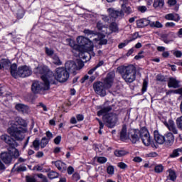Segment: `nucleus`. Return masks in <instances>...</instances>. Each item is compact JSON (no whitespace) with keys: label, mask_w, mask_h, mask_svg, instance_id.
Wrapping results in <instances>:
<instances>
[{"label":"nucleus","mask_w":182,"mask_h":182,"mask_svg":"<svg viewBox=\"0 0 182 182\" xmlns=\"http://www.w3.org/2000/svg\"><path fill=\"white\" fill-rule=\"evenodd\" d=\"M26 126L25 119L16 117L11 123V127L7 129V132L17 141H22L25 139V134L27 132L26 128L23 127H26Z\"/></svg>","instance_id":"1"},{"label":"nucleus","mask_w":182,"mask_h":182,"mask_svg":"<svg viewBox=\"0 0 182 182\" xmlns=\"http://www.w3.org/2000/svg\"><path fill=\"white\" fill-rule=\"evenodd\" d=\"M113 80H114V73H109L105 77L104 82L100 81L94 82L93 89L96 95L105 97L106 95V90L112 87Z\"/></svg>","instance_id":"2"},{"label":"nucleus","mask_w":182,"mask_h":182,"mask_svg":"<svg viewBox=\"0 0 182 182\" xmlns=\"http://www.w3.org/2000/svg\"><path fill=\"white\" fill-rule=\"evenodd\" d=\"M33 72L37 76L41 75L42 80L50 82L51 85H55V75H53V72L49 70L46 65H38L36 68H34Z\"/></svg>","instance_id":"3"},{"label":"nucleus","mask_w":182,"mask_h":182,"mask_svg":"<svg viewBox=\"0 0 182 182\" xmlns=\"http://www.w3.org/2000/svg\"><path fill=\"white\" fill-rule=\"evenodd\" d=\"M11 75L16 79L19 77H28L32 75V69L26 65L21 66L18 68V65L15 63L11 66Z\"/></svg>","instance_id":"4"},{"label":"nucleus","mask_w":182,"mask_h":182,"mask_svg":"<svg viewBox=\"0 0 182 182\" xmlns=\"http://www.w3.org/2000/svg\"><path fill=\"white\" fill-rule=\"evenodd\" d=\"M136 73L137 69L133 65L123 67L121 73L122 79H124L126 83H133L136 80Z\"/></svg>","instance_id":"5"},{"label":"nucleus","mask_w":182,"mask_h":182,"mask_svg":"<svg viewBox=\"0 0 182 182\" xmlns=\"http://www.w3.org/2000/svg\"><path fill=\"white\" fill-rule=\"evenodd\" d=\"M70 74L65 68L59 67L55 69V75L54 77L55 84H56V80L60 82V83H65L69 79Z\"/></svg>","instance_id":"6"},{"label":"nucleus","mask_w":182,"mask_h":182,"mask_svg":"<svg viewBox=\"0 0 182 182\" xmlns=\"http://www.w3.org/2000/svg\"><path fill=\"white\" fill-rule=\"evenodd\" d=\"M43 83L39 81H35L31 87V90L33 93H39L41 90H48L50 85V81L43 80Z\"/></svg>","instance_id":"7"},{"label":"nucleus","mask_w":182,"mask_h":182,"mask_svg":"<svg viewBox=\"0 0 182 182\" xmlns=\"http://www.w3.org/2000/svg\"><path fill=\"white\" fill-rule=\"evenodd\" d=\"M103 120L106 126H107L109 129H112V127H114L117 123V114L114 113L105 114L103 116Z\"/></svg>","instance_id":"8"},{"label":"nucleus","mask_w":182,"mask_h":182,"mask_svg":"<svg viewBox=\"0 0 182 182\" xmlns=\"http://www.w3.org/2000/svg\"><path fill=\"white\" fill-rule=\"evenodd\" d=\"M141 137V129L140 131L138 129H132L129 132V139L134 144H136V143H139V141H140Z\"/></svg>","instance_id":"9"},{"label":"nucleus","mask_w":182,"mask_h":182,"mask_svg":"<svg viewBox=\"0 0 182 182\" xmlns=\"http://www.w3.org/2000/svg\"><path fill=\"white\" fill-rule=\"evenodd\" d=\"M141 139L144 146H150L151 144V138H150V134L146 128L141 129Z\"/></svg>","instance_id":"10"},{"label":"nucleus","mask_w":182,"mask_h":182,"mask_svg":"<svg viewBox=\"0 0 182 182\" xmlns=\"http://www.w3.org/2000/svg\"><path fill=\"white\" fill-rule=\"evenodd\" d=\"M0 139L3 141H5V143L9 144L10 149H16V147H18V142L12 139L11 136H9V135L8 134L1 135L0 136Z\"/></svg>","instance_id":"11"},{"label":"nucleus","mask_w":182,"mask_h":182,"mask_svg":"<svg viewBox=\"0 0 182 182\" xmlns=\"http://www.w3.org/2000/svg\"><path fill=\"white\" fill-rule=\"evenodd\" d=\"M77 43L78 46H81L82 48H89L92 47V45H93V43H92L90 40L83 36H79L77 38Z\"/></svg>","instance_id":"12"},{"label":"nucleus","mask_w":182,"mask_h":182,"mask_svg":"<svg viewBox=\"0 0 182 182\" xmlns=\"http://www.w3.org/2000/svg\"><path fill=\"white\" fill-rule=\"evenodd\" d=\"M9 152H3L1 154V159L5 164H11L12 163V153L11 148L8 149Z\"/></svg>","instance_id":"13"},{"label":"nucleus","mask_w":182,"mask_h":182,"mask_svg":"<svg viewBox=\"0 0 182 182\" xmlns=\"http://www.w3.org/2000/svg\"><path fill=\"white\" fill-rule=\"evenodd\" d=\"M164 124L168 129L169 132L173 133V134H178V129L174 123V121L169 119L168 122H164Z\"/></svg>","instance_id":"14"},{"label":"nucleus","mask_w":182,"mask_h":182,"mask_svg":"<svg viewBox=\"0 0 182 182\" xmlns=\"http://www.w3.org/2000/svg\"><path fill=\"white\" fill-rule=\"evenodd\" d=\"M173 143H174V135L173 133L168 132L164 135V144L166 146H173Z\"/></svg>","instance_id":"15"},{"label":"nucleus","mask_w":182,"mask_h":182,"mask_svg":"<svg viewBox=\"0 0 182 182\" xmlns=\"http://www.w3.org/2000/svg\"><path fill=\"white\" fill-rule=\"evenodd\" d=\"M108 12L111 18L116 19L117 18H123L124 14L122 11H117L114 9H108Z\"/></svg>","instance_id":"16"},{"label":"nucleus","mask_w":182,"mask_h":182,"mask_svg":"<svg viewBox=\"0 0 182 182\" xmlns=\"http://www.w3.org/2000/svg\"><path fill=\"white\" fill-rule=\"evenodd\" d=\"M154 137L156 143L158 144H164V135L161 134L160 132L155 130L154 132Z\"/></svg>","instance_id":"17"},{"label":"nucleus","mask_w":182,"mask_h":182,"mask_svg":"<svg viewBox=\"0 0 182 182\" xmlns=\"http://www.w3.org/2000/svg\"><path fill=\"white\" fill-rule=\"evenodd\" d=\"M65 70H68L70 73H75V72H76V68H77V66L76 65V63H75V62L68 61L65 64Z\"/></svg>","instance_id":"18"},{"label":"nucleus","mask_w":182,"mask_h":182,"mask_svg":"<svg viewBox=\"0 0 182 182\" xmlns=\"http://www.w3.org/2000/svg\"><path fill=\"white\" fill-rule=\"evenodd\" d=\"M15 107L18 112L23 113V114H28V113H29V107L26 105L18 103L16 105Z\"/></svg>","instance_id":"19"},{"label":"nucleus","mask_w":182,"mask_h":182,"mask_svg":"<svg viewBox=\"0 0 182 182\" xmlns=\"http://www.w3.org/2000/svg\"><path fill=\"white\" fill-rule=\"evenodd\" d=\"M168 87H173L177 89L180 87V81L173 77H170L168 82Z\"/></svg>","instance_id":"20"},{"label":"nucleus","mask_w":182,"mask_h":182,"mask_svg":"<svg viewBox=\"0 0 182 182\" xmlns=\"http://www.w3.org/2000/svg\"><path fill=\"white\" fill-rule=\"evenodd\" d=\"M97 28L98 31L102 32V33H105L106 35H110V32H109V28L103 24L101 21H97Z\"/></svg>","instance_id":"21"},{"label":"nucleus","mask_w":182,"mask_h":182,"mask_svg":"<svg viewBox=\"0 0 182 182\" xmlns=\"http://www.w3.org/2000/svg\"><path fill=\"white\" fill-rule=\"evenodd\" d=\"M11 61L8 59H1L0 60V69H5L6 70H8V69H10L11 72Z\"/></svg>","instance_id":"22"},{"label":"nucleus","mask_w":182,"mask_h":182,"mask_svg":"<svg viewBox=\"0 0 182 182\" xmlns=\"http://www.w3.org/2000/svg\"><path fill=\"white\" fill-rule=\"evenodd\" d=\"M129 139V133L127 134V127L123 125L120 132V140L122 141H126Z\"/></svg>","instance_id":"23"},{"label":"nucleus","mask_w":182,"mask_h":182,"mask_svg":"<svg viewBox=\"0 0 182 182\" xmlns=\"http://www.w3.org/2000/svg\"><path fill=\"white\" fill-rule=\"evenodd\" d=\"M151 21L146 18H141L136 21V25L138 28H144L145 26H150Z\"/></svg>","instance_id":"24"},{"label":"nucleus","mask_w":182,"mask_h":182,"mask_svg":"<svg viewBox=\"0 0 182 182\" xmlns=\"http://www.w3.org/2000/svg\"><path fill=\"white\" fill-rule=\"evenodd\" d=\"M55 166L58 170H60V171H62V170H66V164L60 161H55Z\"/></svg>","instance_id":"25"},{"label":"nucleus","mask_w":182,"mask_h":182,"mask_svg":"<svg viewBox=\"0 0 182 182\" xmlns=\"http://www.w3.org/2000/svg\"><path fill=\"white\" fill-rule=\"evenodd\" d=\"M112 110V107L111 106H107L102 108L100 111L97 112V116H102L105 114V113H107L109 112H111Z\"/></svg>","instance_id":"26"},{"label":"nucleus","mask_w":182,"mask_h":182,"mask_svg":"<svg viewBox=\"0 0 182 182\" xmlns=\"http://www.w3.org/2000/svg\"><path fill=\"white\" fill-rule=\"evenodd\" d=\"M117 31H119L117 23H116L115 22L112 23L109 25V28H108V32H109V35L110 33H113V32H117Z\"/></svg>","instance_id":"27"},{"label":"nucleus","mask_w":182,"mask_h":182,"mask_svg":"<svg viewBox=\"0 0 182 182\" xmlns=\"http://www.w3.org/2000/svg\"><path fill=\"white\" fill-rule=\"evenodd\" d=\"M52 59L53 63H54V65H56L57 66H60V65H62L60 58H59V56H58L56 54L52 55Z\"/></svg>","instance_id":"28"},{"label":"nucleus","mask_w":182,"mask_h":182,"mask_svg":"<svg viewBox=\"0 0 182 182\" xmlns=\"http://www.w3.org/2000/svg\"><path fill=\"white\" fill-rule=\"evenodd\" d=\"M154 8H163L164 6V0H156L153 4Z\"/></svg>","instance_id":"29"},{"label":"nucleus","mask_w":182,"mask_h":182,"mask_svg":"<svg viewBox=\"0 0 182 182\" xmlns=\"http://www.w3.org/2000/svg\"><path fill=\"white\" fill-rule=\"evenodd\" d=\"M151 28H163V23H161L160 21H151L150 23Z\"/></svg>","instance_id":"30"},{"label":"nucleus","mask_w":182,"mask_h":182,"mask_svg":"<svg viewBox=\"0 0 182 182\" xmlns=\"http://www.w3.org/2000/svg\"><path fill=\"white\" fill-rule=\"evenodd\" d=\"M122 12H124L127 15H130L132 14V7L126 6L124 4H122Z\"/></svg>","instance_id":"31"},{"label":"nucleus","mask_w":182,"mask_h":182,"mask_svg":"<svg viewBox=\"0 0 182 182\" xmlns=\"http://www.w3.org/2000/svg\"><path fill=\"white\" fill-rule=\"evenodd\" d=\"M48 177L50 180H53V178H58L59 177V173L56 171H51L48 173Z\"/></svg>","instance_id":"32"},{"label":"nucleus","mask_w":182,"mask_h":182,"mask_svg":"<svg viewBox=\"0 0 182 182\" xmlns=\"http://www.w3.org/2000/svg\"><path fill=\"white\" fill-rule=\"evenodd\" d=\"M40 146H41V141L38 139H36L33 141V144L31 146V147H33L34 150H36V151L39 150Z\"/></svg>","instance_id":"33"},{"label":"nucleus","mask_w":182,"mask_h":182,"mask_svg":"<svg viewBox=\"0 0 182 182\" xmlns=\"http://www.w3.org/2000/svg\"><path fill=\"white\" fill-rule=\"evenodd\" d=\"M114 154L116 157H123V156H126V154H127V152L124 150H115Z\"/></svg>","instance_id":"34"},{"label":"nucleus","mask_w":182,"mask_h":182,"mask_svg":"<svg viewBox=\"0 0 182 182\" xmlns=\"http://www.w3.org/2000/svg\"><path fill=\"white\" fill-rule=\"evenodd\" d=\"M169 180H171V181H176V180H177V174H176V172L173 170H170L169 171Z\"/></svg>","instance_id":"35"},{"label":"nucleus","mask_w":182,"mask_h":182,"mask_svg":"<svg viewBox=\"0 0 182 182\" xmlns=\"http://www.w3.org/2000/svg\"><path fill=\"white\" fill-rule=\"evenodd\" d=\"M11 149V156H13V157H14V159H18V157H19V156H21V154H19V151L17 149L15 148H10Z\"/></svg>","instance_id":"36"},{"label":"nucleus","mask_w":182,"mask_h":182,"mask_svg":"<svg viewBox=\"0 0 182 182\" xmlns=\"http://www.w3.org/2000/svg\"><path fill=\"white\" fill-rule=\"evenodd\" d=\"M48 143H49V139H48L46 137H43L40 142L41 149L46 147V146H48Z\"/></svg>","instance_id":"37"},{"label":"nucleus","mask_w":182,"mask_h":182,"mask_svg":"<svg viewBox=\"0 0 182 182\" xmlns=\"http://www.w3.org/2000/svg\"><path fill=\"white\" fill-rule=\"evenodd\" d=\"M180 153H181V148H178L173 151L172 154L170 155V157H178V156H180Z\"/></svg>","instance_id":"38"},{"label":"nucleus","mask_w":182,"mask_h":182,"mask_svg":"<svg viewBox=\"0 0 182 182\" xmlns=\"http://www.w3.org/2000/svg\"><path fill=\"white\" fill-rule=\"evenodd\" d=\"M171 93H176L182 96V87L178 90H168V92H166V96H168V95H171Z\"/></svg>","instance_id":"39"},{"label":"nucleus","mask_w":182,"mask_h":182,"mask_svg":"<svg viewBox=\"0 0 182 182\" xmlns=\"http://www.w3.org/2000/svg\"><path fill=\"white\" fill-rule=\"evenodd\" d=\"M165 19H166L167 21H176V22H178V21H180V18L175 19L174 14H166L165 16Z\"/></svg>","instance_id":"40"},{"label":"nucleus","mask_w":182,"mask_h":182,"mask_svg":"<svg viewBox=\"0 0 182 182\" xmlns=\"http://www.w3.org/2000/svg\"><path fill=\"white\" fill-rule=\"evenodd\" d=\"M97 43L98 45H107V39L105 38V37H102V38H100L98 40H97Z\"/></svg>","instance_id":"41"},{"label":"nucleus","mask_w":182,"mask_h":182,"mask_svg":"<svg viewBox=\"0 0 182 182\" xmlns=\"http://www.w3.org/2000/svg\"><path fill=\"white\" fill-rule=\"evenodd\" d=\"M176 126L178 129H180L181 130H182V116L176 119Z\"/></svg>","instance_id":"42"},{"label":"nucleus","mask_w":182,"mask_h":182,"mask_svg":"<svg viewBox=\"0 0 182 182\" xmlns=\"http://www.w3.org/2000/svg\"><path fill=\"white\" fill-rule=\"evenodd\" d=\"M162 38V41L163 42H164V43H170V42H173V40H168L167 38H168V34H164L161 36Z\"/></svg>","instance_id":"43"},{"label":"nucleus","mask_w":182,"mask_h":182,"mask_svg":"<svg viewBox=\"0 0 182 182\" xmlns=\"http://www.w3.org/2000/svg\"><path fill=\"white\" fill-rule=\"evenodd\" d=\"M107 173L111 176H113V174H114V167L113 166H109L107 168Z\"/></svg>","instance_id":"44"},{"label":"nucleus","mask_w":182,"mask_h":182,"mask_svg":"<svg viewBox=\"0 0 182 182\" xmlns=\"http://www.w3.org/2000/svg\"><path fill=\"white\" fill-rule=\"evenodd\" d=\"M97 162L100 164H105L107 161V159L105 156H100L97 159Z\"/></svg>","instance_id":"45"},{"label":"nucleus","mask_w":182,"mask_h":182,"mask_svg":"<svg viewBox=\"0 0 182 182\" xmlns=\"http://www.w3.org/2000/svg\"><path fill=\"white\" fill-rule=\"evenodd\" d=\"M66 43L71 48H75L76 47V46L75 45V41L73 40H72V38H67L66 39Z\"/></svg>","instance_id":"46"},{"label":"nucleus","mask_w":182,"mask_h":182,"mask_svg":"<svg viewBox=\"0 0 182 182\" xmlns=\"http://www.w3.org/2000/svg\"><path fill=\"white\" fill-rule=\"evenodd\" d=\"M154 170L156 173H162L164 168L163 167V165H157L155 166Z\"/></svg>","instance_id":"47"},{"label":"nucleus","mask_w":182,"mask_h":182,"mask_svg":"<svg viewBox=\"0 0 182 182\" xmlns=\"http://www.w3.org/2000/svg\"><path fill=\"white\" fill-rule=\"evenodd\" d=\"M137 9L139 12H141V14H144L147 11V7L146 6H139L137 7Z\"/></svg>","instance_id":"48"},{"label":"nucleus","mask_w":182,"mask_h":182,"mask_svg":"<svg viewBox=\"0 0 182 182\" xmlns=\"http://www.w3.org/2000/svg\"><path fill=\"white\" fill-rule=\"evenodd\" d=\"M147 85H149V82L144 80L143 82V85H142V92L144 93V92L147 91Z\"/></svg>","instance_id":"49"},{"label":"nucleus","mask_w":182,"mask_h":182,"mask_svg":"<svg viewBox=\"0 0 182 182\" xmlns=\"http://www.w3.org/2000/svg\"><path fill=\"white\" fill-rule=\"evenodd\" d=\"M139 38V33H134V34L132 35V37L129 42H132V41H136Z\"/></svg>","instance_id":"50"},{"label":"nucleus","mask_w":182,"mask_h":182,"mask_svg":"<svg viewBox=\"0 0 182 182\" xmlns=\"http://www.w3.org/2000/svg\"><path fill=\"white\" fill-rule=\"evenodd\" d=\"M156 80H158V82H166V78L164 75L159 74L156 76Z\"/></svg>","instance_id":"51"},{"label":"nucleus","mask_w":182,"mask_h":182,"mask_svg":"<svg viewBox=\"0 0 182 182\" xmlns=\"http://www.w3.org/2000/svg\"><path fill=\"white\" fill-rule=\"evenodd\" d=\"M62 140V136L60 135L56 136L55 139H54V143L55 144H60V141Z\"/></svg>","instance_id":"52"},{"label":"nucleus","mask_w":182,"mask_h":182,"mask_svg":"<svg viewBox=\"0 0 182 182\" xmlns=\"http://www.w3.org/2000/svg\"><path fill=\"white\" fill-rule=\"evenodd\" d=\"M82 56L83 58V59H87L85 60V62H87V60H90V54L87 52L86 53H82ZM87 56H89V58H87Z\"/></svg>","instance_id":"53"},{"label":"nucleus","mask_w":182,"mask_h":182,"mask_svg":"<svg viewBox=\"0 0 182 182\" xmlns=\"http://www.w3.org/2000/svg\"><path fill=\"white\" fill-rule=\"evenodd\" d=\"M46 53H47L48 56H53V55H55L53 54L54 53L53 50L49 49V48L46 49Z\"/></svg>","instance_id":"54"},{"label":"nucleus","mask_w":182,"mask_h":182,"mask_svg":"<svg viewBox=\"0 0 182 182\" xmlns=\"http://www.w3.org/2000/svg\"><path fill=\"white\" fill-rule=\"evenodd\" d=\"M16 170L19 173L21 171H26L27 168L25 166H20L16 168Z\"/></svg>","instance_id":"55"},{"label":"nucleus","mask_w":182,"mask_h":182,"mask_svg":"<svg viewBox=\"0 0 182 182\" xmlns=\"http://www.w3.org/2000/svg\"><path fill=\"white\" fill-rule=\"evenodd\" d=\"M101 19L104 21V22H109V21H110V18H109V16H106V15H101Z\"/></svg>","instance_id":"56"},{"label":"nucleus","mask_w":182,"mask_h":182,"mask_svg":"<svg viewBox=\"0 0 182 182\" xmlns=\"http://www.w3.org/2000/svg\"><path fill=\"white\" fill-rule=\"evenodd\" d=\"M166 28H174L176 26V23L173 22H167L165 24Z\"/></svg>","instance_id":"57"},{"label":"nucleus","mask_w":182,"mask_h":182,"mask_svg":"<svg viewBox=\"0 0 182 182\" xmlns=\"http://www.w3.org/2000/svg\"><path fill=\"white\" fill-rule=\"evenodd\" d=\"M46 134L47 136V139L48 141L50 140L51 139H53V134L50 131L46 132Z\"/></svg>","instance_id":"58"},{"label":"nucleus","mask_w":182,"mask_h":182,"mask_svg":"<svg viewBox=\"0 0 182 182\" xmlns=\"http://www.w3.org/2000/svg\"><path fill=\"white\" fill-rule=\"evenodd\" d=\"M118 167H119V168H127V165L123 162H119L118 163Z\"/></svg>","instance_id":"59"},{"label":"nucleus","mask_w":182,"mask_h":182,"mask_svg":"<svg viewBox=\"0 0 182 182\" xmlns=\"http://www.w3.org/2000/svg\"><path fill=\"white\" fill-rule=\"evenodd\" d=\"M173 55H174V56H176V58H181L182 52L180 50H176V51L173 52Z\"/></svg>","instance_id":"60"},{"label":"nucleus","mask_w":182,"mask_h":182,"mask_svg":"<svg viewBox=\"0 0 182 182\" xmlns=\"http://www.w3.org/2000/svg\"><path fill=\"white\" fill-rule=\"evenodd\" d=\"M142 54H143V52H140L139 53H138L137 55L134 57V59H136V60H139V59H143L144 56H143Z\"/></svg>","instance_id":"61"},{"label":"nucleus","mask_w":182,"mask_h":182,"mask_svg":"<svg viewBox=\"0 0 182 182\" xmlns=\"http://www.w3.org/2000/svg\"><path fill=\"white\" fill-rule=\"evenodd\" d=\"M168 4L171 6H174L177 4V0H168Z\"/></svg>","instance_id":"62"},{"label":"nucleus","mask_w":182,"mask_h":182,"mask_svg":"<svg viewBox=\"0 0 182 182\" xmlns=\"http://www.w3.org/2000/svg\"><path fill=\"white\" fill-rule=\"evenodd\" d=\"M68 174H73V172L75 171V169L72 166H69L67 169Z\"/></svg>","instance_id":"63"},{"label":"nucleus","mask_w":182,"mask_h":182,"mask_svg":"<svg viewBox=\"0 0 182 182\" xmlns=\"http://www.w3.org/2000/svg\"><path fill=\"white\" fill-rule=\"evenodd\" d=\"M76 117H77V120L78 122H82V121H83V119H85V117H83V115H82V114H77V115L76 116Z\"/></svg>","instance_id":"64"}]
</instances>
